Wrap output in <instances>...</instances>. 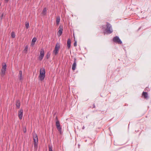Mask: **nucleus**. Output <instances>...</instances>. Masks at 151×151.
Wrapping results in <instances>:
<instances>
[{
    "label": "nucleus",
    "instance_id": "nucleus-1",
    "mask_svg": "<svg viewBox=\"0 0 151 151\" xmlns=\"http://www.w3.org/2000/svg\"><path fill=\"white\" fill-rule=\"evenodd\" d=\"M106 24V29H105L104 25L102 26L101 28L103 30L105 29V31L107 34H111L113 32L112 26L109 22H107Z\"/></svg>",
    "mask_w": 151,
    "mask_h": 151
},
{
    "label": "nucleus",
    "instance_id": "nucleus-2",
    "mask_svg": "<svg viewBox=\"0 0 151 151\" xmlns=\"http://www.w3.org/2000/svg\"><path fill=\"white\" fill-rule=\"evenodd\" d=\"M45 69L43 68L40 69L39 78L41 81H42L44 79L45 77Z\"/></svg>",
    "mask_w": 151,
    "mask_h": 151
},
{
    "label": "nucleus",
    "instance_id": "nucleus-3",
    "mask_svg": "<svg viewBox=\"0 0 151 151\" xmlns=\"http://www.w3.org/2000/svg\"><path fill=\"white\" fill-rule=\"evenodd\" d=\"M33 137L34 142V146L35 148H37L38 142V139L37 135L35 133L33 134Z\"/></svg>",
    "mask_w": 151,
    "mask_h": 151
},
{
    "label": "nucleus",
    "instance_id": "nucleus-4",
    "mask_svg": "<svg viewBox=\"0 0 151 151\" xmlns=\"http://www.w3.org/2000/svg\"><path fill=\"white\" fill-rule=\"evenodd\" d=\"M60 45L59 43H57L56 44L55 49L53 51V53L55 55H56L58 53V51L59 50Z\"/></svg>",
    "mask_w": 151,
    "mask_h": 151
},
{
    "label": "nucleus",
    "instance_id": "nucleus-5",
    "mask_svg": "<svg viewBox=\"0 0 151 151\" xmlns=\"http://www.w3.org/2000/svg\"><path fill=\"white\" fill-rule=\"evenodd\" d=\"M113 41L114 42L117 43L119 44H121L122 43V41L119 39V37L117 36H115L113 37Z\"/></svg>",
    "mask_w": 151,
    "mask_h": 151
},
{
    "label": "nucleus",
    "instance_id": "nucleus-6",
    "mask_svg": "<svg viewBox=\"0 0 151 151\" xmlns=\"http://www.w3.org/2000/svg\"><path fill=\"white\" fill-rule=\"evenodd\" d=\"M6 63H4V65H2V68L1 70V74L2 76H4L5 73V71L6 69Z\"/></svg>",
    "mask_w": 151,
    "mask_h": 151
},
{
    "label": "nucleus",
    "instance_id": "nucleus-7",
    "mask_svg": "<svg viewBox=\"0 0 151 151\" xmlns=\"http://www.w3.org/2000/svg\"><path fill=\"white\" fill-rule=\"evenodd\" d=\"M56 127L57 129L59 132L60 133V134L62 133V128L60 126V124L59 122V121L58 120H57L56 122Z\"/></svg>",
    "mask_w": 151,
    "mask_h": 151
},
{
    "label": "nucleus",
    "instance_id": "nucleus-8",
    "mask_svg": "<svg viewBox=\"0 0 151 151\" xmlns=\"http://www.w3.org/2000/svg\"><path fill=\"white\" fill-rule=\"evenodd\" d=\"M40 55L39 57V59L40 60H41L43 58L44 55V49L42 48L40 51Z\"/></svg>",
    "mask_w": 151,
    "mask_h": 151
},
{
    "label": "nucleus",
    "instance_id": "nucleus-9",
    "mask_svg": "<svg viewBox=\"0 0 151 151\" xmlns=\"http://www.w3.org/2000/svg\"><path fill=\"white\" fill-rule=\"evenodd\" d=\"M23 110L21 109L18 111V116L20 119L21 120L22 119L23 115Z\"/></svg>",
    "mask_w": 151,
    "mask_h": 151
},
{
    "label": "nucleus",
    "instance_id": "nucleus-10",
    "mask_svg": "<svg viewBox=\"0 0 151 151\" xmlns=\"http://www.w3.org/2000/svg\"><path fill=\"white\" fill-rule=\"evenodd\" d=\"M59 29L57 35L59 36H60L62 34L63 30V26L62 25H60L59 27Z\"/></svg>",
    "mask_w": 151,
    "mask_h": 151
},
{
    "label": "nucleus",
    "instance_id": "nucleus-11",
    "mask_svg": "<svg viewBox=\"0 0 151 151\" xmlns=\"http://www.w3.org/2000/svg\"><path fill=\"white\" fill-rule=\"evenodd\" d=\"M74 63L72 65V69L73 70H75L76 67V59L75 58H74Z\"/></svg>",
    "mask_w": 151,
    "mask_h": 151
},
{
    "label": "nucleus",
    "instance_id": "nucleus-12",
    "mask_svg": "<svg viewBox=\"0 0 151 151\" xmlns=\"http://www.w3.org/2000/svg\"><path fill=\"white\" fill-rule=\"evenodd\" d=\"M18 77L20 81L22 80L23 79L22 77V72L21 70L19 71V73L18 76Z\"/></svg>",
    "mask_w": 151,
    "mask_h": 151
},
{
    "label": "nucleus",
    "instance_id": "nucleus-13",
    "mask_svg": "<svg viewBox=\"0 0 151 151\" xmlns=\"http://www.w3.org/2000/svg\"><path fill=\"white\" fill-rule=\"evenodd\" d=\"M16 106L17 108L18 109L20 108V102L19 100H18L17 101L16 103Z\"/></svg>",
    "mask_w": 151,
    "mask_h": 151
},
{
    "label": "nucleus",
    "instance_id": "nucleus-14",
    "mask_svg": "<svg viewBox=\"0 0 151 151\" xmlns=\"http://www.w3.org/2000/svg\"><path fill=\"white\" fill-rule=\"evenodd\" d=\"M67 47L68 49H69L71 46V40L70 39H68L67 40Z\"/></svg>",
    "mask_w": 151,
    "mask_h": 151
},
{
    "label": "nucleus",
    "instance_id": "nucleus-15",
    "mask_svg": "<svg viewBox=\"0 0 151 151\" xmlns=\"http://www.w3.org/2000/svg\"><path fill=\"white\" fill-rule=\"evenodd\" d=\"M142 95L144 96V98L145 99H147L148 98L147 93V92H143Z\"/></svg>",
    "mask_w": 151,
    "mask_h": 151
},
{
    "label": "nucleus",
    "instance_id": "nucleus-16",
    "mask_svg": "<svg viewBox=\"0 0 151 151\" xmlns=\"http://www.w3.org/2000/svg\"><path fill=\"white\" fill-rule=\"evenodd\" d=\"M60 21V17L58 16L56 18V23L57 25H58Z\"/></svg>",
    "mask_w": 151,
    "mask_h": 151
},
{
    "label": "nucleus",
    "instance_id": "nucleus-17",
    "mask_svg": "<svg viewBox=\"0 0 151 151\" xmlns=\"http://www.w3.org/2000/svg\"><path fill=\"white\" fill-rule=\"evenodd\" d=\"M36 40L37 39L35 37H34L33 38L32 40V42L31 44V45L33 46L34 45L35 42L36 41Z\"/></svg>",
    "mask_w": 151,
    "mask_h": 151
},
{
    "label": "nucleus",
    "instance_id": "nucleus-18",
    "mask_svg": "<svg viewBox=\"0 0 151 151\" xmlns=\"http://www.w3.org/2000/svg\"><path fill=\"white\" fill-rule=\"evenodd\" d=\"M47 10L46 8H44L42 12V14L44 15H46L47 14Z\"/></svg>",
    "mask_w": 151,
    "mask_h": 151
},
{
    "label": "nucleus",
    "instance_id": "nucleus-19",
    "mask_svg": "<svg viewBox=\"0 0 151 151\" xmlns=\"http://www.w3.org/2000/svg\"><path fill=\"white\" fill-rule=\"evenodd\" d=\"M50 52H48L46 54V58L48 59L50 57Z\"/></svg>",
    "mask_w": 151,
    "mask_h": 151
},
{
    "label": "nucleus",
    "instance_id": "nucleus-20",
    "mask_svg": "<svg viewBox=\"0 0 151 151\" xmlns=\"http://www.w3.org/2000/svg\"><path fill=\"white\" fill-rule=\"evenodd\" d=\"M28 49V46L27 45H26V47H25V48H24V52L27 53V50Z\"/></svg>",
    "mask_w": 151,
    "mask_h": 151
},
{
    "label": "nucleus",
    "instance_id": "nucleus-21",
    "mask_svg": "<svg viewBox=\"0 0 151 151\" xmlns=\"http://www.w3.org/2000/svg\"><path fill=\"white\" fill-rule=\"evenodd\" d=\"M25 26L27 29H28L29 27V23L28 22H26Z\"/></svg>",
    "mask_w": 151,
    "mask_h": 151
},
{
    "label": "nucleus",
    "instance_id": "nucleus-22",
    "mask_svg": "<svg viewBox=\"0 0 151 151\" xmlns=\"http://www.w3.org/2000/svg\"><path fill=\"white\" fill-rule=\"evenodd\" d=\"M11 36L12 38H14L15 37V35L14 32H12L11 33Z\"/></svg>",
    "mask_w": 151,
    "mask_h": 151
},
{
    "label": "nucleus",
    "instance_id": "nucleus-23",
    "mask_svg": "<svg viewBox=\"0 0 151 151\" xmlns=\"http://www.w3.org/2000/svg\"><path fill=\"white\" fill-rule=\"evenodd\" d=\"M49 151H52V147L50 145L49 146Z\"/></svg>",
    "mask_w": 151,
    "mask_h": 151
},
{
    "label": "nucleus",
    "instance_id": "nucleus-24",
    "mask_svg": "<svg viewBox=\"0 0 151 151\" xmlns=\"http://www.w3.org/2000/svg\"><path fill=\"white\" fill-rule=\"evenodd\" d=\"M74 46L75 47H76L77 46V41H75V42L74 43Z\"/></svg>",
    "mask_w": 151,
    "mask_h": 151
},
{
    "label": "nucleus",
    "instance_id": "nucleus-25",
    "mask_svg": "<svg viewBox=\"0 0 151 151\" xmlns=\"http://www.w3.org/2000/svg\"><path fill=\"white\" fill-rule=\"evenodd\" d=\"M3 16H4V14H3H3H1V19H2V17H3Z\"/></svg>",
    "mask_w": 151,
    "mask_h": 151
},
{
    "label": "nucleus",
    "instance_id": "nucleus-26",
    "mask_svg": "<svg viewBox=\"0 0 151 151\" xmlns=\"http://www.w3.org/2000/svg\"><path fill=\"white\" fill-rule=\"evenodd\" d=\"M95 107H96V106H95V104H93V108H95Z\"/></svg>",
    "mask_w": 151,
    "mask_h": 151
},
{
    "label": "nucleus",
    "instance_id": "nucleus-27",
    "mask_svg": "<svg viewBox=\"0 0 151 151\" xmlns=\"http://www.w3.org/2000/svg\"><path fill=\"white\" fill-rule=\"evenodd\" d=\"M6 2L7 3L8 2L9 0H5Z\"/></svg>",
    "mask_w": 151,
    "mask_h": 151
},
{
    "label": "nucleus",
    "instance_id": "nucleus-28",
    "mask_svg": "<svg viewBox=\"0 0 151 151\" xmlns=\"http://www.w3.org/2000/svg\"><path fill=\"white\" fill-rule=\"evenodd\" d=\"M85 128V127L84 126H83V127H82V129H84Z\"/></svg>",
    "mask_w": 151,
    "mask_h": 151
},
{
    "label": "nucleus",
    "instance_id": "nucleus-29",
    "mask_svg": "<svg viewBox=\"0 0 151 151\" xmlns=\"http://www.w3.org/2000/svg\"><path fill=\"white\" fill-rule=\"evenodd\" d=\"M56 121L58 120V117L57 116H56Z\"/></svg>",
    "mask_w": 151,
    "mask_h": 151
},
{
    "label": "nucleus",
    "instance_id": "nucleus-30",
    "mask_svg": "<svg viewBox=\"0 0 151 151\" xmlns=\"http://www.w3.org/2000/svg\"><path fill=\"white\" fill-rule=\"evenodd\" d=\"M141 27H139V28L138 29V30H139L141 29Z\"/></svg>",
    "mask_w": 151,
    "mask_h": 151
}]
</instances>
